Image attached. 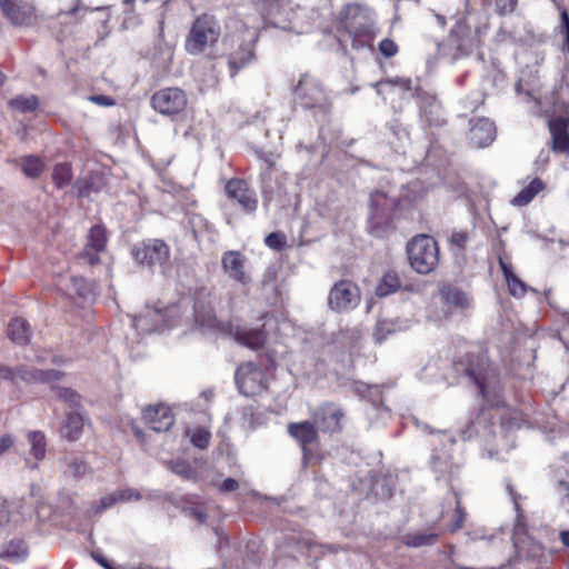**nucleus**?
<instances>
[{
    "mask_svg": "<svg viewBox=\"0 0 569 569\" xmlns=\"http://www.w3.org/2000/svg\"><path fill=\"white\" fill-rule=\"evenodd\" d=\"M287 431L300 445L305 455L309 451V447L318 442V428L312 419L290 422Z\"/></svg>",
    "mask_w": 569,
    "mask_h": 569,
    "instance_id": "nucleus-23",
    "label": "nucleus"
},
{
    "mask_svg": "<svg viewBox=\"0 0 569 569\" xmlns=\"http://www.w3.org/2000/svg\"><path fill=\"white\" fill-rule=\"evenodd\" d=\"M14 441L16 440L12 435H3L0 438V457L14 445Z\"/></svg>",
    "mask_w": 569,
    "mask_h": 569,
    "instance_id": "nucleus-61",
    "label": "nucleus"
},
{
    "mask_svg": "<svg viewBox=\"0 0 569 569\" xmlns=\"http://www.w3.org/2000/svg\"><path fill=\"white\" fill-rule=\"evenodd\" d=\"M134 259L150 268L159 266L163 270L169 267L170 248L160 239H148L134 249Z\"/></svg>",
    "mask_w": 569,
    "mask_h": 569,
    "instance_id": "nucleus-12",
    "label": "nucleus"
},
{
    "mask_svg": "<svg viewBox=\"0 0 569 569\" xmlns=\"http://www.w3.org/2000/svg\"><path fill=\"white\" fill-rule=\"evenodd\" d=\"M10 521L9 505L6 500L0 501V526L7 525Z\"/></svg>",
    "mask_w": 569,
    "mask_h": 569,
    "instance_id": "nucleus-64",
    "label": "nucleus"
},
{
    "mask_svg": "<svg viewBox=\"0 0 569 569\" xmlns=\"http://www.w3.org/2000/svg\"><path fill=\"white\" fill-rule=\"evenodd\" d=\"M545 189V182L540 178H533L525 186L517 196L511 200L515 207H525L530 203L533 198Z\"/></svg>",
    "mask_w": 569,
    "mask_h": 569,
    "instance_id": "nucleus-32",
    "label": "nucleus"
},
{
    "mask_svg": "<svg viewBox=\"0 0 569 569\" xmlns=\"http://www.w3.org/2000/svg\"><path fill=\"white\" fill-rule=\"evenodd\" d=\"M171 470L183 477V478H190L193 473L192 471V468L190 467V465H188L187 462L184 461H176V462H172L171 463Z\"/></svg>",
    "mask_w": 569,
    "mask_h": 569,
    "instance_id": "nucleus-58",
    "label": "nucleus"
},
{
    "mask_svg": "<svg viewBox=\"0 0 569 569\" xmlns=\"http://www.w3.org/2000/svg\"><path fill=\"white\" fill-rule=\"evenodd\" d=\"M141 499V493L133 488L119 489L100 499V510L110 508L118 502L139 501Z\"/></svg>",
    "mask_w": 569,
    "mask_h": 569,
    "instance_id": "nucleus-30",
    "label": "nucleus"
},
{
    "mask_svg": "<svg viewBox=\"0 0 569 569\" xmlns=\"http://www.w3.org/2000/svg\"><path fill=\"white\" fill-rule=\"evenodd\" d=\"M92 10L88 7L80 3V0H73V6L69 10H61L57 14L58 18L66 16V17H73L74 20L72 23H78L80 19L87 13L91 12Z\"/></svg>",
    "mask_w": 569,
    "mask_h": 569,
    "instance_id": "nucleus-46",
    "label": "nucleus"
},
{
    "mask_svg": "<svg viewBox=\"0 0 569 569\" xmlns=\"http://www.w3.org/2000/svg\"><path fill=\"white\" fill-rule=\"evenodd\" d=\"M216 297L206 288L199 289L194 295L193 316L197 325L203 328H219L230 335L238 343L258 350L262 348L267 340V335L262 328H249L233 323L226 326L218 321L214 311Z\"/></svg>",
    "mask_w": 569,
    "mask_h": 569,
    "instance_id": "nucleus-1",
    "label": "nucleus"
},
{
    "mask_svg": "<svg viewBox=\"0 0 569 569\" xmlns=\"http://www.w3.org/2000/svg\"><path fill=\"white\" fill-rule=\"evenodd\" d=\"M441 293L448 303L465 308L469 305L468 296L460 289L455 287H446Z\"/></svg>",
    "mask_w": 569,
    "mask_h": 569,
    "instance_id": "nucleus-43",
    "label": "nucleus"
},
{
    "mask_svg": "<svg viewBox=\"0 0 569 569\" xmlns=\"http://www.w3.org/2000/svg\"><path fill=\"white\" fill-rule=\"evenodd\" d=\"M360 289L350 280L336 282L329 291L328 307L336 312L355 309L360 303Z\"/></svg>",
    "mask_w": 569,
    "mask_h": 569,
    "instance_id": "nucleus-11",
    "label": "nucleus"
},
{
    "mask_svg": "<svg viewBox=\"0 0 569 569\" xmlns=\"http://www.w3.org/2000/svg\"><path fill=\"white\" fill-rule=\"evenodd\" d=\"M180 312V306L171 305L163 310L153 309L148 310L144 315L136 316L132 320V326L143 333L160 331L176 325L174 318Z\"/></svg>",
    "mask_w": 569,
    "mask_h": 569,
    "instance_id": "nucleus-9",
    "label": "nucleus"
},
{
    "mask_svg": "<svg viewBox=\"0 0 569 569\" xmlns=\"http://www.w3.org/2000/svg\"><path fill=\"white\" fill-rule=\"evenodd\" d=\"M264 243L271 249L280 250L286 244V238L281 233L271 232L266 237Z\"/></svg>",
    "mask_w": 569,
    "mask_h": 569,
    "instance_id": "nucleus-56",
    "label": "nucleus"
},
{
    "mask_svg": "<svg viewBox=\"0 0 569 569\" xmlns=\"http://www.w3.org/2000/svg\"><path fill=\"white\" fill-rule=\"evenodd\" d=\"M144 423L156 432L168 431L174 423L172 410L164 405L149 406L142 410Z\"/></svg>",
    "mask_w": 569,
    "mask_h": 569,
    "instance_id": "nucleus-20",
    "label": "nucleus"
},
{
    "mask_svg": "<svg viewBox=\"0 0 569 569\" xmlns=\"http://www.w3.org/2000/svg\"><path fill=\"white\" fill-rule=\"evenodd\" d=\"M219 37L218 21L213 16L204 13L194 20L186 40V50L191 54H199L208 46L216 43Z\"/></svg>",
    "mask_w": 569,
    "mask_h": 569,
    "instance_id": "nucleus-6",
    "label": "nucleus"
},
{
    "mask_svg": "<svg viewBox=\"0 0 569 569\" xmlns=\"http://www.w3.org/2000/svg\"><path fill=\"white\" fill-rule=\"evenodd\" d=\"M400 287L401 282L398 274L395 271H388L377 286L376 293L379 297H386L396 292Z\"/></svg>",
    "mask_w": 569,
    "mask_h": 569,
    "instance_id": "nucleus-39",
    "label": "nucleus"
},
{
    "mask_svg": "<svg viewBox=\"0 0 569 569\" xmlns=\"http://www.w3.org/2000/svg\"><path fill=\"white\" fill-rule=\"evenodd\" d=\"M500 267L507 280L510 293L515 297L523 296L527 290L526 284L512 272L511 267L503 262L501 259Z\"/></svg>",
    "mask_w": 569,
    "mask_h": 569,
    "instance_id": "nucleus-38",
    "label": "nucleus"
},
{
    "mask_svg": "<svg viewBox=\"0 0 569 569\" xmlns=\"http://www.w3.org/2000/svg\"><path fill=\"white\" fill-rule=\"evenodd\" d=\"M396 331V325L389 320H380L377 322L373 337L377 342L381 343L388 335H391Z\"/></svg>",
    "mask_w": 569,
    "mask_h": 569,
    "instance_id": "nucleus-47",
    "label": "nucleus"
},
{
    "mask_svg": "<svg viewBox=\"0 0 569 569\" xmlns=\"http://www.w3.org/2000/svg\"><path fill=\"white\" fill-rule=\"evenodd\" d=\"M210 432L204 429H198L192 433L191 442L199 449H206L210 442Z\"/></svg>",
    "mask_w": 569,
    "mask_h": 569,
    "instance_id": "nucleus-52",
    "label": "nucleus"
},
{
    "mask_svg": "<svg viewBox=\"0 0 569 569\" xmlns=\"http://www.w3.org/2000/svg\"><path fill=\"white\" fill-rule=\"evenodd\" d=\"M89 99L93 103L101 106V107H111V106L116 104V100L109 96L96 94V96H91Z\"/></svg>",
    "mask_w": 569,
    "mask_h": 569,
    "instance_id": "nucleus-59",
    "label": "nucleus"
},
{
    "mask_svg": "<svg viewBox=\"0 0 569 569\" xmlns=\"http://www.w3.org/2000/svg\"><path fill=\"white\" fill-rule=\"evenodd\" d=\"M60 435L69 441L78 440L83 431V417L80 411H70L60 426Z\"/></svg>",
    "mask_w": 569,
    "mask_h": 569,
    "instance_id": "nucleus-27",
    "label": "nucleus"
},
{
    "mask_svg": "<svg viewBox=\"0 0 569 569\" xmlns=\"http://www.w3.org/2000/svg\"><path fill=\"white\" fill-rule=\"evenodd\" d=\"M107 230L102 224H94L90 228L87 236V242L83 250L79 253V259L89 266H96L100 262V253L107 248Z\"/></svg>",
    "mask_w": 569,
    "mask_h": 569,
    "instance_id": "nucleus-16",
    "label": "nucleus"
},
{
    "mask_svg": "<svg viewBox=\"0 0 569 569\" xmlns=\"http://www.w3.org/2000/svg\"><path fill=\"white\" fill-rule=\"evenodd\" d=\"M411 84H412V81L408 78H392V79H387V80H380L378 82H376L373 84V87L377 89L378 93H381V88L383 86H399L401 87L403 90L406 91H409L411 90Z\"/></svg>",
    "mask_w": 569,
    "mask_h": 569,
    "instance_id": "nucleus-48",
    "label": "nucleus"
},
{
    "mask_svg": "<svg viewBox=\"0 0 569 569\" xmlns=\"http://www.w3.org/2000/svg\"><path fill=\"white\" fill-rule=\"evenodd\" d=\"M44 168V162L38 156H26L21 159L22 172L29 178L40 177Z\"/></svg>",
    "mask_w": 569,
    "mask_h": 569,
    "instance_id": "nucleus-40",
    "label": "nucleus"
},
{
    "mask_svg": "<svg viewBox=\"0 0 569 569\" xmlns=\"http://www.w3.org/2000/svg\"><path fill=\"white\" fill-rule=\"evenodd\" d=\"M28 442L30 443L29 456H31L34 461L28 457L26 458V465L30 469H36L38 462L41 461L46 456V437L41 431H30L27 436Z\"/></svg>",
    "mask_w": 569,
    "mask_h": 569,
    "instance_id": "nucleus-28",
    "label": "nucleus"
},
{
    "mask_svg": "<svg viewBox=\"0 0 569 569\" xmlns=\"http://www.w3.org/2000/svg\"><path fill=\"white\" fill-rule=\"evenodd\" d=\"M469 142L476 148H486L496 139L495 123L487 118L470 120Z\"/></svg>",
    "mask_w": 569,
    "mask_h": 569,
    "instance_id": "nucleus-22",
    "label": "nucleus"
},
{
    "mask_svg": "<svg viewBox=\"0 0 569 569\" xmlns=\"http://www.w3.org/2000/svg\"><path fill=\"white\" fill-rule=\"evenodd\" d=\"M9 104L20 112H31L38 108L39 101L36 96H19L10 100Z\"/></svg>",
    "mask_w": 569,
    "mask_h": 569,
    "instance_id": "nucleus-44",
    "label": "nucleus"
},
{
    "mask_svg": "<svg viewBox=\"0 0 569 569\" xmlns=\"http://www.w3.org/2000/svg\"><path fill=\"white\" fill-rule=\"evenodd\" d=\"M64 473L73 478H82L89 470L87 462L79 456L70 453L63 458Z\"/></svg>",
    "mask_w": 569,
    "mask_h": 569,
    "instance_id": "nucleus-36",
    "label": "nucleus"
},
{
    "mask_svg": "<svg viewBox=\"0 0 569 569\" xmlns=\"http://www.w3.org/2000/svg\"><path fill=\"white\" fill-rule=\"evenodd\" d=\"M419 100L420 111L430 124L441 126L445 123L441 103L435 96L422 93L419 96Z\"/></svg>",
    "mask_w": 569,
    "mask_h": 569,
    "instance_id": "nucleus-24",
    "label": "nucleus"
},
{
    "mask_svg": "<svg viewBox=\"0 0 569 569\" xmlns=\"http://www.w3.org/2000/svg\"><path fill=\"white\" fill-rule=\"evenodd\" d=\"M28 555L27 546L23 540L14 539L3 545L0 549V557L13 561L26 559Z\"/></svg>",
    "mask_w": 569,
    "mask_h": 569,
    "instance_id": "nucleus-35",
    "label": "nucleus"
},
{
    "mask_svg": "<svg viewBox=\"0 0 569 569\" xmlns=\"http://www.w3.org/2000/svg\"><path fill=\"white\" fill-rule=\"evenodd\" d=\"M455 371L476 385L482 397L493 390L498 381L497 370L490 365L485 353L466 355L455 363Z\"/></svg>",
    "mask_w": 569,
    "mask_h": 569,
    "instance_id": "nucleus-4",
    "label": "nucleus"
},
{
    "mask_svg": "<svg viewBox=\"0 0 569 569\" xmlns=\"http://www.w3.org/2000/svg\"><path fill=\"white\" fill-rule=\"evenodd\" d=\"M241 418L251 429H254L257 425H259V415L252 406H248L242 409Z\"/></svg>",
    "mask_w": 569,
    "mask_h": 569,
    "instance_id": "nucleus-54",
    "label": "nucleus"
},
{
    "mask_svg": "<svg viewBox=\"0 0 569 569\" xmlns=\"http://www.w3.org/2000/svg\"><path fill=\"white\" fill-rule=\"evenodd\" d=\"M72 179L71 167L68 163H58L52 171V180L57 188L62 189L70 184Z\"/></svg>",
    "mask_w": 569,
    "mask_h": 569,
    "instance_id": "nucleus-42",
    "label": "nucleus"
},
{
    "mask_svg": "<svg viewBox=\"0 0 569 569\" xmlns=\"http://www.w3.org/2000/svg\"><path fill=\"white\" fill-rule=\"evenodd\" d=\"M506 490L513 502L516 511L520 512V505H519L520 495H518L516 492L515 487L510 481H506Z\"/></svg>",
    "mask_w": 569,
    "mask_h": 569,
    "instance_id": "nucleus-60",
    "label": "nucleus"
},
{
    "mask_svg": "<svg viewBox=\"0 0 569 569\" xmlns=\"http://www.w3.org/2000/svg\"><path fill=\"white\" fill-rule=\"evenodd\" d=\"M311 418L323 433H338L343 429L346 415L338 405L325 402L312 412Z\"/></svg>",
    "mask_w": 569,
    "mask_h": 569,
    "instance_id": "nucleus-14",
    "label": "nucleus"
},
{
    "mask_svg": "<svg viewBox=\"0 0 569 569\" xmlns=\"http://www.w3.org/2000/svg\"><path fill=\"white\" fill-rule=\"evenodd\" d=\"M72 282H73L76 292L80 297H86L87 293L89 292V288H88L87 283H86V281L83 279H81V278H73Z\"/></svg>",
    "mask_w": 569,
    "mask_h": 569,
    "instance_id": "nucleus-63",
    "label": "nucleus"
},
{
    "mask_svg": "<svg viewBox=\"0 0 569 569\" xmlns=\"http://www.w3.org/2000/svg\"><path fill=\"white\" fill-rule=\"evenodd\" d=\"M548 129L551 136L550 149L556 153L569 154V116L550 118Z\"/></svg>",
    "mask_w": 569,
    "mask_h": 569,
    "instance_id": "nucleus-18",
    "label": "nucleus"
},
{
    "mask_svg": "<svg viewBox=\"0 0 569 569\" xmlns=\"http://www.w3.org/2000/svg\"><path fill=\"white\" fill-rule=\"evenodd\" d=\"M410 267L420 274H428L439 262L437 241L427 234H418L407 244Z\"/></svg>",
    "mask_w": 569,
    "mask_h": 569,
    "instance_id": "nucleus-5",
    "label": "nucleus"
},
{
    "mask_svg": "<svg viewBox=\"0 0 569 569\" xmlns=\"http://www.w3.org/2000/svg\"><path fill=\"white\" fill-rule=\"evenodd\" d=\"M340 22L356 50L372 48L379 32L372 12L360 4H348L340 12Z\"/></svg>",
    "mask_w": 569,
    "mask_h": 569,
    "instance_id": "nucleus-3",
    "label": "nucleus"
},
{
    "mask_svg": "<svg viewBox=\"0 0 569 569\" xmlns=\"http://www.w3.org/2000/svg\"><path fill=\"white\" fill-rule=\"evenodd\" d=\"M398 46L389 38H386L379 43V51L386 58L395 57L398 53Z\"/></svg>",
    "mask_w": 569,
    "mask_h": 569,
    "instance_id": "nucleus-55",
    "label": "nucleus"
},
{
    "mask_svg": "<svg viewBox=\"0 0 569 569\" xmlns=\"http://www.w3.org/2000/svg\"><path fill=\"white\" fill-rule=\"evenodd\" d=\"M3 14L14 26H28L34 18V9L22 0H0Z\"/></svg>",
    "mask_w": 569,
    "mask_h": 569,
    "instance_id": "nucleus-21",
    "label": "nucleus"
},
{
    "mask_svg": "<svg viewBox=\"0 0 569 569\" xmlns=\"http://www.w3.org/2000/svg\"><path fill=\"white\" fill-rule=\"evenodd\" d=\"M24 372H28V367L24 365L17 367H9L0 363V381L16 383L18 380L24 381Z\"/></svg>",
    "mask_w": 569,
    "mask_h": 569,
    "instance_id": "nucleus-41",
    "label": "nucleus"
},
{
    "mask_svg": "<svg viewBox=\"0 0 569 569\" xmlns=\"http://www.w3.org/2000/svg\"><path fill=\"white\" fill-rule=\"evenodd\" d=\"M517 556L531 561H538L543 557V547L532 537L516 538L513 542Z\"/></svg>",
    "mask_w": 569,
    "mask_h": 569,
    "instance_id": "nucleus-26",
    "label": "nucleus"
},
{
    "mask_svg": "<svg viewBox=\"0 0 569 569\" xmlns=\"http://www.w3.org/2000/svg\"><path fill=\"white\" fill-rule=\"evenodd\" d=\"M259 158L262 160V168H261V180L264 183L267 180L271 179L272 171L276 166V161L271 154L266 156L263 153H259Z\"/></svg>",
    "mask_w": 569,
    "mask_h": 569,
    "instance_id": "nucleus-50",
    "label": "nucleus"
},
{
    "mask_svg": "<svg viewBox=\"0 0 569 569\" xmlns=\"http://www.w3.org/2000/svg\"><path fill=\"white\" fill-rule=\"evenodd\" d=\"M239 488V482L233 478H227L220 485L219 490L222 492H233Z\"/></svg>",
    "mask_w": 569,
    "mask_h": 569,
    "instance_id": "nucleus-62",
    "label": "nucleus"
},
{
    "mask_svg": "<svg viewBox=\"0 0 569 569\" xmlns=\"http://www.w3.org/2000/svg\"><path fill=\"white\" fill-rule=\"evenodd\" d=\"M519 0H491L493 12L499 17H508L517 10Z\"/></svg>",
    "mask_w": 569,
    "mask_h": 569,
    "instance_id": "nucleus-45",
    "label": "nucleus"
},
{
    "mask_svg": "<svg viewBox=\"0 0 569 569\" xmlns=\"http://www.w3.org/2000/svg\"><path fill=\"white\" fill-rule=\"evenodd\" d=\"M226 192L229 198L236 200L242 210L252 214L258 208V199L256 192L248 187L242 179H231L226 184Z\"/></svg>",
    "mask_w": 569,
    "mask_h": 569,
    "instance_id": "nucleus-19",
    "label": "nucleus"
},
{
    "mask_svg": "<svg viewBox=\"0 0 569 569\" xmlns=\"http://www.w3.org/2000/svg\"><path fill=\"white\" fill-rule=\"evenodd\" d=\"M24 382L28 383H52L53 381L61 380L64 372L56 369L41 370L28 368V372H24Z\"/></svg>",
    "mask_w": 569,
    "mask_h": 569,
    "instance_id": "nucleus-33",
    "label": "nucleus"
},
{
    "mask_svg": "<svg viewBox=\"0 0 569 569\" xmlns=\"http://www.w3.org/2000/svg\"><path fill=\"white\" fill-rule=\"evenodd\" d=\"M258 36L253 32L246 39H237L236 48L228 54V67L231 77L256 60L254 46Z\"/></svg>",
    "mask_w": 569,
    "mask_h": 569,
    "instance_id": "nucleus-15",
    "label": "nucleus"
},
{
    "mask_svg": "<svg viewBox=\"0 0 569 569\" xmlns=\"http://www.w3.org/2000/svg\"><path fill=\"white\" fill-rule=\"evenodd\" d=\"M295 99L305 109L327 111L330 108L322 83L308 73L302 74L295 87Z\"/></svg>",
    "mask_w": 569,
    "mask_h": 569,
    "instance_id": "nucleus-7",
    "label": "nucleus"
},
{
    "mask_svg": "<svg viewBox=\"0 0 569 569\" xmlns=\"http://www.w3.org/2000/svg\"><path fill=\"white\" fill-rule=\"evenodd\" d=\"M188 103L187 94L180 88H164L156 91L151 97L152 108L167 117L181 113Z\"/></svg>",
    "mask_w": 569,
    "mask_h": 569,
    "instance_id": "nucleus-13",
    "label": "nucleus"
},
{
    "mask_svg": "<svg viewBox=\"0 0 569 569\" xmlns=\"http://www.w3.org/2000/svg\"><path fill=\"white\" fill-rule=\"evenodd\" d=\"M439 538V532L429 531H411L402 536V542L410 548H420L433 546Z\"/></svg>",
    "mask_w": 569,
    "mask_h": 569,
    "instance_id": "nucleus-31",
    "label": "nucleus"
},
{
    "mask_svg": "<svg viewBox=\"0 0 569 569\" xmlns=\"http://www.w3.org/2000/svg\"><path fill=\"white\" fill-rule=\"evenodd\" d=\"M51 390L54 392L56 397L67 403L72 411H79L81 408V396L74 391L73 389L51 386Z\"/></svg>",
    "mask_w": 569,
    "mask_h": 569,
    "instance_id": "nucleus-37",
    "label": "nucleus"
},
{
    "mask_svg": "<svg viewBox=\"0 0 569 569\" xmlns=\"http://www.w3.org/2000/svg\"><path fill=\"white\" fill-rule=\"evenodd\" d=\"M469 239L470 236L467 231H453L450 236V243L459 251H462L466 249Z\"/></svg>",
    "mask_w": 569,
    "mask_h": 569,
    "instance_id": "nucleus-53",
    "label": "nucleus"
},
{
    "mask_svg": "<svg viewBox=\"0 0 569 569\" xmlns=\"http://www.w3.org/2000/svg\"><path fill=\"white\" fill-rule=\"evenodd\" d=\"M247 257L238 250L223 252L221 257V267L223 272L238 283L247 284L251 281L247 273Z\"/></svg>",
    "mask_w": 569,
    "mask_h": 569,
    "instance_id": "nucleus-17",
    "label": "nucleus"
},
{
    "mask_svg": "<svg viewBox=\"0 0 569 569\" xmlns=\"http://www.w3.org/2000/svg\"><path fill=\"white\" fill-rule=\"evenodd\" d=\"M438 53L455 61L466 53L465 40L457 32L451 31L448 38L438 44Z\"/></svg>",
    "mask_w": 569,
    "mask_h": 569,
    "instance_id": "nucleus-29",
    "label": "nucleus"
},
{
    "mask_svg": "<svg viewBox=\"0 0 569 569\" xmlns=\"http://www.w3.org/2000/svg\"><path fill=\"white\" fill-rule=\"evenodd\" d=\"M257 12L273 26L291 29L295 11L290 0H251Z\"/></svg>",
    "mask_w": 569,
    "mask_h": 569,
    "instance_id": "nucleus-10",
    "label": "nucleus"
},
{
    "mask_svg": "<svg viewBox=\"0 0 569 569\" xmlns=\"http://www.w3.org/2000/svg\"><path fill=\"white\" fill-rule=\"evenodd\" d=\"M234 381L240 393L246 397L258 396L267 389L266 372L251 361L241 363L237 368Z\"/></svg>",
    "mask_w": 569,
    "mask_h": 569,
    "instance_id": "nucleus-8",
    "label": "nucleus"
},
{
    "mask_svg": "<svg viewBox=\"0 0 569 569\" xmlns=\"http://www.w3.org/2000/svg\"><path fill=\"white\" fill-rule=\"evenodd\" d=\"M188 224L190 226L196 238L208 230V222L197 213H191L188 216Z\"/></svg>",
    "mask_w": 569,
    "mask_h": 569,
    "instance_id": "nucleus-49",
    "label": "nucleus"
},
{
    "mask_svg": "<svg viewBox=\"0 0 569 569\" xmlns=\"http://www.w3.org/2000/svg\"><path fill=\"white\" fill-rule=\"evenodd\" d=\"M31 327L29 322L20 317L10 319L7 328V337L18 346H27L31 340Z\"/></svg>",
    "mask_w": 569,
    "mask_h": 569,
    "instance_id": "nucleus-25",
    "label": "nucleus"
},
{
    "mask_svg": "<svg viewBox=\"0 0 569 569\" xmlns=\"http://www.w3.org/2000/svg\"><path fill=\"white\" fill-rule=\"evenodd\" d=\"M466 520V512L463 511L462 507L460 506V502L457 501V507L455 510L453 519L450 525V531L455 532L462 528Z\"/></svg>",
    "mask_w": 569,
    "mask_h": 569,
    "instance_id": "nucleus-57",
    "label": "nucleus"
},
{
    "mask_svg": "<svg viewBox=\"0 0 569 569\" xmlns=\"http://www.w3.org/2000/svg\"><path fill=\"white\" fill-rule=\"evenodd\" d=\"M556 491L557 495L559 496L561 505L569 512V476H567L566 479L559 480L556 483Z\"/></svg>",
    "mask_w": 569,
    "mask_h": 569,
    "instance_id": "nucleus-51",
    "label": "nucleus"
},
{
    "mask_svg": "<svg viewBox=\"0 0 569 569\" xmlns=\"http://www.w3.org/2000/svg\"><path fill=\"white\" fill-rule=\"evenodd\" d=\"M400 198L391 190L376 189L369 198L367 229L376 238H385L396 230Z\"/></svg>",
    "mask_w": 569,
    "mask_h": 569,
    "instance_id": "nucleus-2",
    "label": "nucleus"
},
{
    "mask_svg": "<svg viewBox=\"0 0 569 569\" xmlns=\"http://www.w3.org/2000/svg\"><path fill=\"white\" fill-rule=\"evenodd\" d=\"M431 466L438 478L449 475L452 477L459 469V465L451 461L448 455L435 452L431 457Z\"/></svg>",
    "mask_w": 569,
    "mask_h": 569,
    "instance_id": "nucleus-34",
    "label": "nucleus"
}]
</instances>
